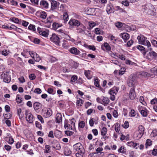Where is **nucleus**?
I'll return each instance as SVG.
<instances>
[{
  "label": "nucleus",
  "mask_w": 157,
  "mask_h": 157,
  "mask_svg": "<svg viewBox=\"0 0 157 157\" xmlns=\"http://www.w3.org/2000/svg\"><path fill=\"white\" fill-rule=\"evenodd\" d=\"M137 38L140 44L147 46L148 49L151 50V48H150L151 45V44L148 40H146V38L141 35L138 36Z\"/></svg>",
  "instance_id": "f257e3e1"
},
{
  "label": "nucleus",
  "mask_w": 157,
  "mask_h": 157,
  "mask_svg": "<svg viewBox=\"0 0 157 157\" xmlns=\"http://www.w3.org/2000/svg\"><path fill=\"white\" fill-rule=\"evenodd\" d=\"M136 82V77L133 75H131L127 81V83L129 87L134 86Z\"/></svg>",
  "instance_id": "f03ea898"
},
{
  "label": "nucleus",
  "mask_w": 157,
  "mask_h": 157,
  "mask_svg": "<svg viewBox=\"0 0 157 157\" xmlns=\"http://www.w3.org/2000/svg\"><path fill=\"white\" fill-rule=\"evenodd\" d=\"M73 148L74 149L77 151L79 152H85L84 149L83 147L82 146L80 143H78L73 146Z\"/></svg>",
  "instance_id": "7ed1b4c3"
},
{
  "label": "nucleus",
  "mask_w": 157,
  "mask_h": 157,
  "mask_svg": "<svg viewBox=\"0 0 157 157\" xmlns=\"http://www.w3.org/2000/svg\"><path fill=\"white\" fill-rule=\"evenodd\" d=\"M50 40L55 43L56 44L59 45L60 43L59 38L57 35L55 34H53L52 36L50 38Z\"/></svg>",
  "instance_id": "20e7f679"
},
{
  "label": "nucleus",
  "mask_w": 157,
  "mask_h": 157,
  "mask_svg": "<svg viewBox=\"0 0 157 157\" xmlns=\"http://www.w3.org/2000/svg\"><path fill=\"white\" fill-rule=\"evenodd\" d=\"M70 124L65 123L64 127L65 128H66L69 130H74L75 129V123L72 121H70Z\"/></svg>",
  "instance_id": "39448f33"
},
{
  "label": "nucleus",
  "mask_w": 157,
  "mask_h": 157,
  "mask_svg": "<svg viewBox=\"0 0 157 157\" xmlns=\"http://www.w3.org/2000/svg\"><path fill=\"white\" fill-rule=\"evenodd\" d=\"M1 76L3 78V80L4 82L7 83L10 82V75L9 72H6L3 74H2Z\"/></svg>",
  "instance_id": "423d86ee"
},
{
  "label": "nucleus",
  "mask_w": 157,
  "mask_h": 157,
  "mask_svg": "<svg viewBox=\"0 0 157 157\" xmlns=\"http://www.w3.org/2000/svg\"><path fill=\"white\" fill-rule=\"evenodd\" d=\"M33 106L34 110L37 113H39L40 111V108L41 105L40 103L38 102H35L33 105Z\"/></svg>",
  "instance_id": "0eeeda50"
},
{
  "label": "nucleus",
  "mask_w": 157,
  "mask_h": 157,
  "mask_svg": "<svg viewBox=\"0 0 157 157\" xmlns=\"http://www.w3.org/2000/svg\"><path fill=\"white\" fill-rule=\"evenodd\" d=\"M26 119L27 121H28L29 123H32L33 121V115L30 113H28V111H26L25 112Z\"/></svg>",
  "instance_id": "6e6552de"
},
{
  "label": "nucleus",
  "mask_w": 157,
  "mask_h": 157,
  "mask_svg": "<svg viewBox=\"0 0 157 157\" xmlns=\"http://www.w3.org/2000/svg\"><path fill=\"white\" fill-rule=\"evenodd\" d=\"M37 30L40 35L45 37H47L48 35V33L47 31L42 30L41 28L38 27Z\"/></svg>",
  "instance_id": "1a4fd4ad"
},
{
  "label": "nucleus",
  "mask_w": 157,
  "mask_h": 157,
  "mask_svg": "<svg viewBox=\"0 0 157 157\" xmlns=\"http://www.w3.org/2000/svg\"><path fill=\"white\" fill-rule=\"evenodd\" d=\"M136 97V94L134 89L132 88L131 89L129 93V97L130 99L133 100L135 99Z\"/></svg>",
  "instance_id": "9d476101"
},
{
  "label": "nucleus",
  "mask_w": 157,
  "mask_h": 157,
  "mask_svg": "<svg viewBox=\"0 0 157 157\" xmlns=\"http://www.w3.org/2000/svg\"><path fill=\"white\" fill-rule=\"evenodd\" d=\"M119 89L116 87H114L111 89L109 91V94L110 95H116L118 92Z\"/></svg>",
  "instance_id": "9b49d317"
},
{
  "label": "nucleus",
  "mask_w": 157,
  "mask_h": 157,
  "mask_svg": "<svg viewBox=\"0 0 157 157\" xmlns=\"http://www.w3.org/2000/svg\"><path fill=\"white\" fill-rule=\"evenodd\" d=\"M120 36L124 40L125 42L129 38V35L128 34L126 33H124L120 34Z\"/></svg>",
  "instance_id": "f8f14e48"
},
{
  "label": "nucleus",
  "mask_w": 157,
  "mask_h": 157,
  "mask_svg": "<svg viewBox=\"0 0 157 157\" xmlns=\"http://www.w3.org/2000/svg\"><path fill=\"white\" fill-rule=\"evenodd\" d=\"M69 51L71 53L75 55H78L80 53V51L75 47L71 48Z\"/></svg>",
  "instance_id": "ddd939ff"
},
{
  "label": "nucleus",
  "mask_w": 157,
  "mask_h": 157,
  "mask_svg": "<svg viewBox=\"0 0 157 157\" xmlns=\"http://www.w3.org/2000/svg\"><path fill=\"white\" fill-rule=\"evenodd\" d=\"M153 5L150 4L149 3L146 5L142 6V9L144 10L146 12L148 11L149 9H151L153 8Z\"/></svg>",
  "instance_id": "4468645a"
},
{
  "label": "nucleus",
  "mask_w": 157,
  "mask_h": 157,
  "mask_svg": "<svg viewBox=\"0 0 157 157\" xmlns=\"http://www.w3.org/2000/svg\"><path fill=\"white\" fill-rule=\"evenodd\" d=\"M69 24L71 26H78L80 25V22L78 20H70Z\"/></svg>",
  "instance_id": "2eb2a0df"
},
{
  "label": "nucleus",
  "mask_w": 157,
  "mask_h": 157,
  "mask_svg": "<svg viewBox=\"0 0 157 157\" xmlns=\"http://www.w3.org/2000/svg\"><path fill=\"white\" fill-rule=\"evenodd\" d=\"M153 8L151 9H149L148 11L146 12L148 14L151 15H154L155 13V10L153 5Z\"/></svg>",
  "instance_id": "dca6fc26"
},
{
  "label": "nucleus",
  "mask_w": 157,
  "mask_h": 157,
  "mask_svg": "<svg viewBox=\"0 0 157 157\" xmlns=\"http://www.w3.org/2000/svg\"><path fill=\"white\" fill-rule=\"evenodd\" d=\"M106 11L109 14L114 12L112 9V6L110 4H108L107 5Z\"/></svg>",
  "instance_id": "f3484780"
},
{
  "label": "nucleus",
  "mask_w": 157,
  "mask_h": 157,
  "mask_svg": "<svg viewBox=\"0 0 157 157\" xmlns=\"http://www.w3.org/2000/svg\"><path fill=\"white\" fill-rule=\"evenodd\" d=\"M40 5L46 9H47L48 7V3L47 1L44 0L41 1L40 3Z\"/></svg>",
  "instance_id": "a211bd4d"
},
{
  "label": "nucleus",
  "mask_w": 157,
  "mask_h": 157,
  "mask_svg": "<svg viewBox=\"0 0 157 157\" xmlns=\"http://www.w3.org/2000/svg\"><path fill=\"white\" fill-rule=\"evenodd\" d=\"M62 121V116L60 113L56 114V122L58 123H59Z\"/></svg>",
  "instance_id": "6ab92c4d"
},
{
  "label": "nucleus",
  "mask_w": 157,
  "mask_h": 157,
  "mask_svg": "<svg viewBox=\"0 0 157 157\" xmlns=\"http://www.w3.org/2000/svg\"><path fill=\"white\" fill-rule=\"evenodd\" d=\"M144 128L142 125H140L138 127V130L137 132L140 133L142 136L144 133Z\"/></svg>",
  "instance_id": "aec40b11"
},
{
  "label": "nucleus",
  "mask_w": 157,
  "mask_h": 157,
  "mask_svg": "<svg viewBox=\"0 0 157 157\" xmlns=\"http://www.w3.org/2000/svg\"><path fill=\"white\" fill-rule=\"evenodd\" d=\"M42 22L45 24L44 26L48 28L50 27L52 23V20H42Z\"/></svg>",
  "instance_id": "412c9836"
},
{
  "label": "nucleus",
  "mask_w": 157,
  "mask_h": 157,
  "mask_svg": "<svg viewBox=\"0 0 157 157\" xmlns=\"http://www.w3.org/2000/svg\"><path fill=\"white\" fill-rule=\"evenodd\" d=\"M52 114V111L51 109L49 108L48 109L47 111L44 114V116L46 117H48L51 116Z\"/></svg>",
  "instance_id": "4be33fe9"
},
{
  "label": "nucleus",
  "mask_w": 157,
  "mask_h": 157,
  "mask_svg": "<svg viewBox=\"0 0 157 157\" xmlns=\"http://www.w3.org/2000/svg\"><path fill=\"white\" fill-rule=\"evenodd\" d=\"M57 6V2L55 1L52 0L51 2V9L53 10H55Z\"/></svg>",
  "instance_id": "5701e85b"
},
{
  "label": "nucleus",
  "mask_w": 157,
  "mask_h": 157,
  "mask_svg": "<svg viewBox=\"0 0 157 157\" xmlns=\"http://www.w3.org/2000/svg\"><path fill=\"white\" fill-rule=\"evenodd\" d=\"M54 135L56 137L58 138H60L62 136L61 132L58 130H56L55 132Z\"/></svg>",
  "instance_id": "b1692460"
},
{
  "label": "nucleus",
  "mask_w": 157,
  "mask_h": 157,
  "mask_svg": "<svg viewBox=\"0 0 157 157\" xmlns=\"http://www.w3.org/2000/svg\"><path fill=\"white\" fill-rule=\"evenodd\" d=\"M149 56L150 57H157V53L154 51H151L149 52L147 54L148 58H150L149 57Z\"/></svg>",
  "instance_id": "393cba45"
},
{
  "label": "nucleus",
  "mask_w": 157,
  "mask_h": 157,
  "mask_svg": "<svg viewBox=\"0 0 157 157\" xmlns=\"http://www.w3.org/2000/svg\"><path fill=\"white\" fill-rule=\"evenodd\" d=\"M140 77H148L150 76V74L145 72H141L139 74Z\"/></svg>",
  "instance_id": "a878e982"
},
{
  "label": "nucleus",
  "mask_w": 157,
  "mask_h": 157,
  "mask_svg": "<svg viewBox=\"0 0 157 157\" xmlns=\"http://www.w3.org/2000/svg\"><path fill=\"white\" fill-rule=\"evenodd\" d=\"M90 71H85V75L88 79H90L92 78V75L90 73Z\"/></svg>",
  "instance_id": "bb28decb"
},
{
  "label": "nucleus",
  "mask_w": 157,
  "mask_h": 157,
  "mask_svg": "<svg viewBox=\"0 0 157 157\" xmlns=\"http://www.w3.org/2000/svg\"><path fill=\"white\" fill-rule=\"evenodd\" d=\"M137 48L141 51H143V54L144 55L146 54V52L145 50V48L143 46L141 45H138L137 46Z\"/></svg>",
  "instance_id": "cd10ccee"
},
{
  "label": "nucleus",
  "mask_w": 157,
  "mask_h": 157,
  "mask_svg": "<svg viewBox=\"0 0 157 157\" xmlns=\"http://www.w3.org/2000/svg\"><path fill=\"white\" fill-rule=\"evenodd\" d=\"M34 55L33 56L32 58L34 59L36 61L39 62L40 59L39 56L36 53H34Z\"/></svg>",
  "instance_id": "c85d7f7f"
},
{
  "label": "nucleus",
  "mask_w": 157,
  "mask_h": 157,
  "mask_svg": "<svg viewBox=\"0 0 157 157\" xmlns=\"http://www.w3.org/2000/svg\"><path fill=\"white\" fill-rule=\"evenodd\" d=\"M105 47L107 51H109L111 49L109 45L107 43H105L104 44V45L101 46V48L103 49H104L103 47Z\"/></svg>",
  "instance_id": "c756f323"
},
{
  "label": "nucleus",
  "mask_w": 157,
  "mask_h": 157,
  "mask_svg": "<svg viewBox=\"0 0 157 157\" xmlns=\"http://www.w3.org/2000/svg\"><path fill=\"white\" fill-rule=\"evenodd\" d=\"M71 153V151L70 149L68 148H65L64 151V154L66 155H69Z\"/></svg>",
  "instance_id": "7c9ffc66"
},
{
  "label": "nucleus",
  "mask_w": 157,
  "mask_h": 157,
  "mask_svg": "<svg viewBox=\"0 0 157 157\" xmlns=\"http://www.w3.org/2000/svg\"><path fill=\"white\" fill-rule=\"evenodd\" d=\"M95 9L94 8H90L88 9L87 11L88 14L90 15L93 14V13L95 12Z\"/></svg>",
  "instance_id": "2f4dec72"
},
{
  "label": "nucleus",
  "mask_w": 157,
  "mask_h": 157,
  "mask_svg": "<svg viewBox=\"0 0 157 157\" xmlns=\"http://www.w3.org/2000/svg\"><path fill=\"white\" fill-rule=\"evenodd\" d=\"M120 124L118 123H116L115 124V130L117 132H118L120 130Z\"/></svg>",
  "instance_id": "473e14b6"
},
{
  "label": "nucleus",
  "mask_w": 157,
  "mask_h": 157,
  "mask_svg": "<svg viewBox=\"0 0 157 157\" xmlns=\"http://www.w3.org/2000/svg\"><path fill=\"white\" fill-rule=\"evenodd\" d=\"M130 144V145L132 146L133 147L135 148L136 149H137L138 147L139 144L137 143H135L134 142H128Z\"/></svg>",
  "instance_id": "72a5a7b5"
},
{
  "label": "nucleus",
  "mask_w": 157,
  "mask_h": 157,
  "mask_svg": "<svg viewBox=\"0 0 157 157\" xmlns=\"http://www.w3.org/2000/svg\"><path fill=\"white\" fill-rule=\"evenodd\" d=\"M150 71L151 72L157 76V66L151 68Z\"/></svg>",
  "instance_id": "f704fd0d"
},
{
  "label": "nucleus",
  "mask_w": 157,
  "mask_h": 157,
  "mask_svg": "<svg viewBox=\"0 0 157 157\" xmlns=\"http://www.w3.org/2000/svg\"><path fill=\"white\" fill-rule=\"evenodd\" d=\"M152 142L150 139H147L146 141L145 144L146 147L147 148V147L151 146L152 144Z\"/></svg>",
  "instance_id": "c9c22d12"
},
{
  "label": "nucleus",
  "mask_w": 157,
  "mask_h": 157,
  "mask_svg": "<svg viewBox=\"0 0 157 157\" xmlns=\"http://www.w3.org/2000/svg\"><path fill=\"white\" fill-rule=\"evenodd\" d=\"M142 136V135L137 131L134 134V137L136 138L137 139L140 138Z\"/></svg>",
  "instance_id": "e433bc0d"
},
{
  "label": "nucleus",
  "mask_w": 157,
  "mask_h": 157,
  "mask_svg": "<svg viewBox=\"0 0 157 157\" xmlns=\"http://www.w3.org/2000/svg\"><path fill=\"white\" fill-rule=\"evenodd\" d=\"M107 128L105 127H103L101 130V135H106L107 133Z\"/></svg>",
  "instance_id": "4c0bfd02"
},
{
  "label": "nucleus",
  "mask_w": 157,
  "mask_h": 157,
  "mask_svg": "<svg viewBox=\"0 0 157 157\" xmlns=\"http://www.w3.org/2000/svg\"><path fill=\"white\" fill-rule=\"evenodd\" d=\"M47 16V14L45 12L42 11L40 13V16L41 18L45 19L46 17Z\"/></svg>",
  "instance_id": "58836bf2"
},
{
  "label": "nucleus",
  "mask_w": 157,
  "mask_h": 157,
  "mask_svg": "<svg viewBox=\"0 0 157 157\" xmlns=\"http://www.w3.org/2000/svg\"><path fill=\"white\" fill-rule=\"evenodd\" d=\"M52 147L57 150H59L61 148V146L58 143H56L55 145L52 146Z\"/></svg>",
  "instance_id": "ea45409f"
},
{
  "label": "nucleus",
  "mask_w": 157,
  "mask_h": 157,
  "mask_svg": "<svg viewBox=\"0 0 157 157\" xmlns=\"http://www.w3.org/2000/svg\"><path fill=\"white\" fill-rule=\"evenodd\" d=\"M62 26L61 24H59L57 23H53L52 24L53 27L55 29H57L58 28Z\"/></svg>",
  "instance_id": "a19ab883"
},
{
  "label": "nucleus",
  "mask_w": 157,
  "mask_h": 157,
  "mask_svg": "<svg viewBox=\"0 0 157 157\" xmlns=\"http://www.w3.org/2000/svg\"><path fill=\"white\" fill-rule=\"evenodd\" d=\"M85 125V123L83 121L80 122L78 123V127L83 128Z\"/></svg>",
  "instance_id": "79ce46f5"
},
{
  "label": "nucleus",
  "mask_w": 157,
  "mask_h": 157,
  "mask_svg": "<svg viewBox=\"0 0 157 157\" xmlns=\"http://www.w3.org/2000/svg\"><path fill=\"white\" fill-rule=\"evenodd\" d=\"M103 102L104 104H107L109 102V100L108 98L104 97L103 99Z\"/></svg>",
  "instance_id": "37998d69"
},
{
  "label": "nucleus",
  "mask_w": 157,
  "mask_h": 157,
  "mask_svg": "<svg viewBox=\"0 0 157 157\" xmlns=\"http://www.w3.org/2000/svg\"><path fill=\"white\" fill-rule=\"evenodd\" d=\"M3 116L5 120L10 119V113H6L3 114Z\"/></svg>",
  "instance_id": "c03bdc74"
},
{
  "label": "nucleus",
  "mask_w": 157,
  "mask_h": 157,
  "mask_svg": "<svg viewBox=\"0 0 157 157\" xmlns=\"http://www.w3.org/2000/svg\"><path fill=\"white\" fill-rule=\"evenodd\" d=\"M140 102L142 103L144 105H146V103L144 101V97L141 96L140 98Z\"/></svg>",
  "instance_id": "a18cd8bd"
},
{
  "label": "nucleus",
  "mask_w": 157,
  "mask_h": 157,
  "mask_svg": "<svg viewBox=\"0 0 157 157\" xmlns=\"http://www.w3.org/2000/svg\"><path fill=\"white\" fill-rule=\"evenodd\" d=\"M50 146L49 145H45V152L46 153H48L50 152Z\"/></svg>",
  "instance_id": "49530a36"
},
{
  "label": "nucleus",
  "mask_w": 157,
  "mask_h": 157,
  "mask_svg": "<svg viewBox=\"0 0 157 157\" xmlns=\"http://www.w3.org/2000/svg\"><path fill=\"white\" fill-rule=\"evenodd\" d=\"M113 9L114 10H119L120 12H123V10L118 6L114 7H113Z\"/></svg>",
  "instance_id": "de8ad7c7"
},
{
  "label": "nucleus",
  "mask_w": 157,
  "mask_h": 157,
  "mask_svg": "<svg viewBox=\"0 0 157 157\" xmlns=\"http://www.w3.org/2000/svg\"><path fill=\"white\" fill-rule=\"evenodd\" d=\"M84 152H79L76 154V156L77 157H82Z\"/></svg>",
  "instance_id": "09e8293b"
},
{
  "label": "nucleus",
  "mask_w": 157,
  "mask_h": 157,
  "mask_svg": "<svg viewBox=\"0 0 157 157\" xmlns=\"http://www.w3.org/2000/svg\"><path fill=\"white\" fill-rule=\"evenodd\" d=\"M141 114L144 117H146L147 116V113L145 110V109H143L140 112Z\"/></svg>",
  "instance_id": "8fccbe9b"
},
{
  "label": "nucleus",
  "mask_w": 157,
  "mask_h": 157,
  "mask_svg": "<svg viewBox=\"0 0 157 157\" xmlns=\"http://www.w3.org/2000/svg\"><path fill=\"white\" fill-rule=\"evenodd\" d=\"M136 115L135 112L133 109L131 110L130 112L129 113V115L130 117H134Z\"/></svg>",
  "instance_id": "3c124183"
},
{
  "label": "nucleus",
  "mask_w": 157,
  "mask_h": 157,
  "mask_svg": "<svg viewBox=\"0 0 157 157\" xmlns=\"http://www.w3.org/2000/svg\"><path fill=\"white\" fill-rule=\"evenodd\" d=\"M110 40H113V42L115 43L117 40V39L115 36L113 35H111L110 36Z\"/></svg>",
  "instance_id": "603ef678"
},
{
  "label": "nucleus",
  "mask_w": 157,
  "mask_h": 157,
  "mask_svg": "<svg viewBox=\"0 0 157 157\" xmlns=\"http://www.w3.org/2000/svg\"><path fill=\"white\" fill-rule=\"evenodd\" d=\"M116 26L118 28H120L122 26L123 24L120 22H118L115 24Z\"/></svg>",
  "instance_id": "864d4df0"
},
{
  "label": "nucleus",
  "mask_w": 157,
  "mask_h": 157,
  "mask_svg": "<svg viewBox=\"0 0 157 157\" xmlns=\"http://www.w3.org/2000/svg\"><path fill=\"white\" fill-rule=\"evenodd\" d=\"M47 92L48 93L51 94H55V92L51 88H48V90Z\"/></svg>",
  "instance_id": "5fc2aeb1"
},
{
  "label": "nucleus",
  "mask_w": 157,
  "mask_h": 157,
  "mask_svg": "<svg viewBox=\"0 0 157 157\" xmlns=\"http://www.w3.org/2000/svg\"><path fill=\"white\" fill-rule=\"evenodd\" d=\"M78 78L77 76L76 75L73 76L71 78V81L72 82H75Z\"/></svg>",
  "instance_id": "6e6d98bb"
},
{
  "label": "nucleus",
  "mask_w": 157,
  "mask_h": 157,
  "mask_svg": "<svg viewBox=\"0 0 157 157\" xmlns=\"http://www.w3.org/2000/svg\"><path fill=\"white\" fill-rule=\"evenodd\" d=\"M125 149H124V147L121 146L118 150V151L122 153H124L125 152Z\"/></svg>",
  "instance_id": "4d7b16f0"
},
{
  "label": "nucleus",
  "mask_w": 157,
  "mask_h": 157,
  "mask_svg": "<svg viewBox=\"0 0 157 157\" xmlns=\"http://www.w3.org/2000/svg\"><path fill=\"white\" fill-rule=\"evenodd\" d=\"M83 102V101L82 99H79V100L77 101L76 104L78 105L81 106Z\"/></svg>",
  "instance_id": "13d9d810"
},
{
  "label": "nucleus",
  "mask_w": 157,
  "mask_h": 157,
  "mask_svg": "<svg viewBox=\"0 0 157 157\" xmlns=\"http://www.w3.org/2000/svg\"><path fill=\"white\" fill-rule=\"evenodd\" d=\"M121 3L122 4L126 6H129V2L127 0L122 1Z\"/></svg>",
  "instance_id": "bf43d9fd"
},
{
  "label": "nucleus",
  "mask_w": 157,
  "mask_h": 157,
  "mask_svg": "<svg viewBox=\"0 0 157 157\" xmlns=\"http://www.w3.org/2000/svg\"><path fill=\"white\" fill-rule=\"evenodd\" d=\"M29 77L30 80H33L35 78L36 76L34 74H32L29 75Z\"/></svg>",
  "instance_id": "052dcab7"
},
{
  "label": "nucleus",
  "mask_w": 157,
  "mask_h": 157,
  "mask_svg": "<svg viewBox=\"0 0 157 157\" xmlns=\"http://www.w3.org/2000/svg\"><path fill=\"white\" fill-rule=\"evenodd\" d=\"M35 124L36 126V127L40 129H42L41 125L39 122L36 121Z\"/></svg>",
  "instance_id": "680f3d73"
},
{
  "label": "nucleus",
  "mask_w": 157,
  "mask_h": 157,
  "mask_svg": "<svg viewBox=\"0 0 157 157\" xmlns=\"http://www.w3.org/2000/svg\"><path fill=\"white\" fill-rule=\"evenodd\" d=\"M89 26L91 28L94 27L96 25V24L94 21H90L89 23Z\"/></svg>",
  "instance_id": "e2e57ef3"
},
{
  "label": "nucleus",
  "mask_w": 157,
  "mask_h": 157,
  "mask_svg": "<svg viewBox=\"0 0 157 157\" xmlns=\"http://www.w3.org/2000/svg\"><path fill=\"white\" fill-rule=\"evenodd\" d=\"M28 28L29 30H32L33 31L35 30V26L34 25H30L29 26Z\"/></svg>",
  "instance_id": "0e129e2a"
},
{
  "label": "nucleus",
  "mask_w": 157,
  "mask_h": 157,
  "mask_svg": "<svg viewBox=\"0 0 157 157\" xmlns=\"http://www.w3.org/2000/svg\"><path fill=\"white\" fill-rule=\"evenodd\" d=\"M125 70L124 68H121L119 71V74L120 75H122L124 74L125 72Z\"/></svg>",
  "instance_id": "69168bd1"
},
{
  "label": "nucleus",
  "mask_w": 157,
  "mask_h": 157,
  "mask_svg": "<svg viewBox=\"0 0 157 157\" xmlns=\"http://www.w3.org/2000/svg\"><path fill=\"white\" fill-rule=\"evenodd\" d=\"M151 103L152 105H155L157 103V99L154 98L151 101Z\"/></svg>",
  "instance_id": "338daca9"
},
{
  "label": "nucleus",
  "mask_w": 157,
  "mask_h": 157,
  "mask_svg": "<svg viewBox=\"0 0 157 157\" xmlns=\"http://www.w3.org/2000/svg\"><path fill=\"white\" fill-rule=\"evenodd\" d=\"M152 44L155 47L157 48V41L154 40H152L151 41Z\"/></svg>",
  "instance_id": "774afa93"
}]
</instances>
